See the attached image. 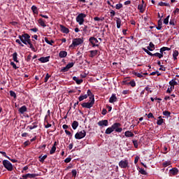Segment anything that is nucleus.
Listing matches in <instances>:
<instances>
[{
	"instance_id": "79ce46f5",
	"label": "nucleus",
	"mask_w": 179,
	"mask_h": 179,
	"mask_svg": "<svg viewBox=\"0 0 179 179\" xmlns=\"http://www.w3.org/2000/svg\"><path fill=\"white\" fill-rule=\"evenodd\" d=\"M169 19H170V15H168V16L164 20V24H169Z\"/></svg>"
},
{
	"instance_id": "13d9d810",
	"label": "nucleus",
	"mask_w": 179,
	"mask_h": 179,
	"mask_svg": "<svg viewBox=\"0 0 179 179\" xmlns=\"http://www.w3.org/2000/svg\"><path fill=\"white\" fill-rule=\"evenodd\" d=\"M102 115H106L107 114V109L103 108L101 112Z\"/></svg>"
},
{
	"instance_id": "8fccbe9b",
	"label": "nucleus",
	"mask_w": 179,
	"mask_h": 179,
	"mask_svg": "<svg viewBox=\"0 0 179 179\" xmlns=\"http://www.w3.org/2000/svg\"><path fill=\"white\" fill-rule=\"evenodd\" d=\"M50 78H51V76H50V74L47 73L45 77V83H46V82H48V79H50Z\"/></svg>"
},
{
	"instance_id": "6e6552de",
	"label": "nucleus",
	"mask_w": 179,
	"mask_h": 179,
	"mask_svg": "<svg viewBox=\"0 0 179 179\" xmlns=\"http://www.w3.org/2000/svg\"><path fill=\"white\" fill-rule=\"evenodd\" d=\"M119 166H120L121 169H127L128 167V160H121L119 162Z\"/></svg>"
},
{
	"instance_id": "774afa93",
	"label": "nucleus",
	"mask_w": 179,
	"mask_h": 179,
	"mask_svg": "<svg viewBox=\"0 0 179 179\" xmlns=\"http://www.w3.org/2000/svg\"><path fill=\"white\" fill-rule=\"evenodd\" d=\"M174 15H177V13H179V8H176L173 11Z\"/></svg>"
},
{
	"instance_id": "09e8293b",
	"label": "nucleus",
	"mask_w": 179,
	"mask_h": 179,
	"mask_svg": "<svg viewBox=\"0 0 179 179\" xmlns=\"http://www.w3.org/2000/svg\"><path fill=\"white\" fill-rule=\"evenodd\" d=\"M73 65H75V63L71 62V63H69L66 66H67V68H69V69H71V68H72Z\"/></svg>"
},
{
	"instance_id": "9d476101",
	"label": "nucleus",
	"mask_w": 179,
	"mask_h": 179,
	"mask_svg": "<svg viewBox=\"0 0 179 179\" xmlns=\"http://www.w3.org/2000/svg\"><path fill=\"white\" fill-rule=\"evenodd\" d=\"M178 174V169L176 168H172L169 170V176H177Z\"/></svg>"
},
{
	"instance_id": "5fc2aeb1",
	"label": "nucleus",
	"mask_w": 179,
	"mask_h": 179,
	"mask_svg": "<svg viewBox=\"0 0 179 179\" xmlns=\"http://www.w3.org/2000/svg\"><path fill=\"white\" fill-rule=\"evenodd\" d=\"M7 159H8V160H10V162H12V163H17V159H10V157H8Z\"/></svg>"
},
{
	"instance_id": "f03ea898",
	"label": "nucleus",
	"mask_w": 179,
	"mask_h": 179,
	"mask_svg": "<svg viewBox=\"0 0 179 179\" xmlns=\"http://www.w3.org/2000/svg\"><path fill=\"white\" fill-rule=\"evenodd\" d=\"M87 15L85 13H80L78 15V16L76 17V22L78 24H80V26H82V24H83V23H85V18L87 17Z\"/></svg>"
},
{
	"instance_id": "69168bd1",
	"label": "nucleus",
	"mask_w": 179,
	"mask_h": 179,
	"mask_svg": "<svg viewBox=\"0 0 179 179\" xmlns=\"http://www.w3.org/2000/svg\"><path fill=\"white\" fill-rule=\"evenodd\" d=\"M28 128H29V129H35V128H37V125L29 126Z\"/></svg>"
},
{
	"instance_id": "ddd939ff",
	"label": "nucleus",
	"mask_w": 179,
	"mask_h": 179,
	"mask_svg": "<svg viewBox=\"0 0 179 179\" xmlns=\"http://www.w3.org/2000/svg\"><path fill=\"white\" fill-rule=\"evenodd\" d=\"M117 101V96L115 94H113L109 99V103H115Z\"/></svg>"
},
{
	"instance_id": "a878e982",
	"label": "nucleus",
	"mask_w": 179,
	"mask_h": 179,
	"mask_svg": "<svg viewBox=\"0 0 179 179\" xmlns=\"http://www.w3.org/2000/svg\"><path fill=\"white\" fill-rule=\"evenodd\" d=\"M25 175L27 176V178H34L35 177H37L36 173H27Z\"/></svg>"
},
{
	"instance_id": "ea45409f",
	"label": "nucleus",
	"mask_w": 179,
	"mask_h": 179,
	"mask_svg": "<svg viewBox=\"0 0 179 179\" xmlns=\"http://www.w3.org/2000/svg\"><path fill=\"white\" fill-rule=\"evenodd\" d=\"M159 6H170L169 3H164L163 1H161L159 3Z\"/></svg>"
},
{
	"instance_id": "4468645a",
	"label": "nucleus",
	"mask_w": 179,
	"mask_h": 179,
	"mask_svg": "<svg viewBox=\"0 0 179 179\" xmlns=\"http://www.w3.org/2000/svg\"><path fill=\"white\" fill-rule=\"evenodd\" d=\"M61 31L62 33H65V34H68L69 33V29L65 27L64 25H60Z\"/></svg>"
},
{
	"instance_id": "f8f14e48",
	"label": "nucleus",
	"mask_w": 179,
	"mask_h": 179,
	"mask_svg": "<svg viewBox=\"0 0 179 179\" xmlns=\"http://www.w3.org/2000/svg\"><path fill=\"white\" fill-rule=\"evenodd\" d=\"M99 52H99V50H90V57L91 58H94V57H96V55H97L99 54Z\"/></svg>"
},
{
	"instance_id": "de8ad7c7",
	"label": "nucleus",
	"mask_w": 179,
	"mask_h": 179,
	"mask_svg": "<svg viewBox=\"0 0 179 179\" xmlns=\"http://www.w3.org/2000/svg\"><path fill=\"white\" fill-rule=\"evenodd\" d=\"M68 71H69L68 66H66L62 69V72H68Z\"/></svg>"
},
{
	"instance_id": "b1692460",
	"label": "nucleus",
	"mask_w": 179,
	"mask_h": 179,
	"mask_svg": "<svg viewBox=\"0 0 179 179\" xmlns=\"http://www.w3.org/2000/svg\"><path fill=\"white\" fill-rule=\"evenodd\" d=\"M71 126L73 129H76L79 127V122L78 121H73Z\"/></svg>"
},
{
	"instance_id": "c9c22d12",
	"label": "nucleus",
	"mask_w": 179,
	"mask_h": 179,
	"mask_svg": "<svg viewBox=\"0 0 179 179\" xmlns=\"http://www.w3.org/2000/svg\"><path fill=\"white\" fill-rule=\"evenodd\" d=\"M47 159V155H41L40 157H39V161L41 162V163H43V162H44V160L45 159Z\"/></svg>"
},
{
	"instance_id": "603ef678",
	"label": "nucleus",
	"mask_w": 179,
	"mask_h": 179,
	"mask_svg": "<svg viewBox=\"0 0 179 179\" xmlns=\"http://www.w3.org/2000/svg\"><path fill=\"white\" fill-rule=\"evenodd\" d=\"M71 173H72V176H73V177H76V174H77V171H76V169H73L72 171H71Z\"/></svg>"
},
{
	"instance_id": "864d4df0",
	"label": "nucleus",
	"mask_w": 179,
	"mask_h": 179,
	"mask_svg": "<svg viewBox=\"0 0 179 179\" xmlns=\"http://www.w3.org/2000/svg\"><path fill=\"white\" fill-rule=\"evenodd\" d=\"M110 17H114L115 16V11L114 10H110Z\"/></svg>"
},
{
	"instance_id": "3c124183",
	"label": "nucleus",
	"mask_w": 179,
	"mask_h": 179,
	"mask_svg": "<svg viewBox=\"0 0 179 179\" xmlns=\"http://www.w3.org/2000/svg\"><path fill=\"white\" fill-rule=\"evenodd\" d=\"M121 8H122V3L116 4V6H115L116 9L120 10V9H121Z\"/></svg>"
},
{
	"instance_id": "20e7f679",
	"label": "nucleus",
	"mask_w": 179,
	"mask_h": 179,
	"mask_svg": "<svg viewBox=\"0 0 179 179\" xmlns=\"http://www.w3.org/2000/svg\"><path fill=\"white\" fill-rule=\"evenodd\" d=\"M3 166L8 170V171H12L13 170V165L8 160L4 159L3 161Z\"/></svg>"
},
{
	"instance_id": "4d7b16f0",
	"label": "nucleus",
	"mask_w": 179,
	"mask_h": 179,
	"mask_svg": "<svg viewBox=\"0 0 179 179\" xmlns=\"http://www.w3.org/2000/svg\"><path fill=\"white\" fill-rule=\"evenodd\" d=\"M134 148H138V141L136 140L133 141Z\"/></svg>"
},
{
	"instance_id": "7ed1b4c3",
	"label": "nucleus",
	"mask_w": 179,
	"mask_h": 179,
	"mask_svg": "<svg viewBox=\"0 0 179 179\" xmlns=\"http://www.w3.org/2000/svg\"><path fill=\"white\" fill-rule=\"evenodd\" d=\"M83 38H76L73 40L71 45H70L69 48H72V47H78V45H80V44H83Z\"/></svg>"
},
{
	"instance_id": "58836bf2",
	"label": "nucleus",
	"mask_w": 179,
	"mask_h": 179,
	"mask_svg": "<svg viewBox=\"0 0 179 179\" xmlns=\"http://www.w3.org/2000/svg\"><path fill=\"white\" fill-rule=\"evenodd\" d=\"M163 115H165V117H170L171 115V113L169 111L165 110L163 112Z\"/></svg>"
},
{
	"instance_id": "e2e57ef3",
	"label": "nucleus",
	"mask_w": 179,
	"mask_h": 179,
	"mask_svg": "<svg viewBox=\"0 0 179 179\" xmlns=\"http://www.w3.org/2000/svg\"><path fill=\"white\" fill-rule=\"evenodd\" d=\"M148 118H155V116H153V113H150L148 115Z\"/></svg>"
},
{
	"instance_id": "680f3d73",
	"label": "nucleus",
	"mask_w": 179,
	"mask_h": 179,
	"mask_svg": "<svg viewBox=\"0 0 179 179\" xmlns=\"http://www.w3.org/2000/svg\"><path fill=\"white\" fill-rule=\"evenodd\" d=\"M1 155H3V156H4V157H6L8 159V155H6V152H3V151H0Z\"/></svg>"
},
{
	"instance_id": "f3484780",
	"label": "nucleus",
	"mask_w": 179,
	"mask_h": 179,
	"mask_svg": "<svg viewBox=\"0 0 179 179\" xmlns=\"http://www.w3.org/2000/svg\"><path fill=\"white\" fill-rule=\"evenodd\" d=\"M67 55H68V52H66V51L62 50L59 53V57L60 58H65V57H66Z\"/></svg>"
},
{
	"instance_id": "a18cd8bd",
	"label": "nucleus",
	"mask_w": 179,
	"mask_h": 179,
	"mask_svg": "<svg viewBox=\"0 0 179 179\" xmlns=\"http://www.w3.org/2000/svg\"><path fill=\"white\" fill-rule=\"evenodd\" d=\"M15 42L21 47H24V45L22 43V41H20V39H16Z\"/></svg>"
},
{
	"instance_id": "6e6d98bb",
	"label": "nucleus",
	"mask_w": 179,
	"mask_h": 179,
	"mask_svg": "<svg viewBox=\"0 0 179 179\" xmlns=\"http://www.w3.org/2000/svg\"><path fill=\"white\" fill-rule=\"evenodd\" d=\"M162 17H163V15L160 17V19L158 20V26H162L163 22H162Z\"/></svg>"
},
{
	"instance_id": "0eeeda50",
	"label": "nucleus",
	"mask_w": 179,
	"mask_h": 179,
	"mask_svg": "<svg viewBox=\"0 0 179 179\" xmlns=\"http://www.w3.org/2000/svg\"><path fill=\"white\" fill-rule=\"evenodd\" d=\"M90 43L92 45V47H99V40H97L95 37H90L89 39Z\"/></svg>"
},
{
	"instance_id": "5701e85b",
	"label": "nucleus",
	"mask_w": 179,
	"mask_h": 179,
	"mask_svg": "<svg viewBox=\"0 0 179 179\" xmlns=\"http://www.w3.org/2000/svg\"><path fill=\"white\" fill-rule=\"evenodd\" d=\"M114 132V130L113 129L112 127H108V129H106L105 134H106V135H110V134Z\"/></svg>"
},
{
	"instance_id": "7c9ffc66",
	"label": "nucleus",
	"mask_w": 179,
	"mask_h": 179,
	"mask_svg": "<svg viewBox=\"0 0 179 179\" xmlns=\"http://www.w3.org/2000/svg\"><path fill=\"white\" fill-rule=\"evenodd\" d=\"M116 24H117V28L120 29L121 28V19L117 18L116 20Z\"/></svg>"
},
{
	"instance_id": "c756f323",
	"label": "nucleus",
	"mask_w": 179,
	"mask_h": 179,
	"mask_svg": "<svg viewBox=\"0 0 179 179\" xmlns=\"http://www.w3.org/2000/svg\"><path fill=\"white\" fill-rule=\"evenodd\" d=\"M87 99V94L80 95L78 98L79 101H83V100Z\"/></svg>"
},
{
	"instance_id": "052dcab7",
	"label": "nucleus",
	"mask_w": 179,
	"mask_h": 179,
	"mask_svg": "<svg viewBox=\"0 0 179 179\" xmlns=\"http://www.w3.org/2000/svg\"><path fill=\"white\" fill-rule=\"evenodd\" d=\"M136 76L137 78H143V76L141 73H136Z\"/></svg>"
},
{
	"instance_id": "c85d7f7f",
	"label": "nucleus",
	"mask_w": 179,
	"mask_h": 179,
	"mask_svg": "<svg viewBox=\"0 0 179 179\" xmlns=\"http://www.w3.org/2000/svg\"><path fill=\"white\" fill-rule=\"evenodd\" d=\"M138 172L140 173V174H142L143 176H148V172H146V171H145V169L142 168L139 169Z\"/></svg>"
},
{
	"instance_id": "e433bc0d",
	"label": "nucleus",
	"mask_w": 179,
	"mask_h": 179,
	"mask_svg": "<svg viewBox=\"0 0 179 179\" xmlns=\"http://www.w3.org/2000/svg\"><path fill=\"white\" fill-rule=\"evenodd\" d=\"M87 96H90V99L92 100V97H94V96L92 94V91L90 90H88L87 92Z\"/></svg>"
},
{
	"instance_id": "39448f33",
	"label": "nucleus",
	"mask_w": 179,
	"mask_h": 179,
	"mask_svg": "<svg viewBox=\"0 0 179 179\" xmlns=\"http://www.w3.org/2000/svg\"><path fill=\"white\" fill-rule=\"evenodd\" d=\"M83 108H91L94 106V97L92 96L90 102H85L81 104Z\"/></svg>"
},
{
	"instance_id": "473e14b6",
	"label": "nucleus",
	"mask_w": 179,
	"mask_h": 179,
	"mask_svg": "<svg viewBox=\"0 0 179 179\" xmlns=\"http://www.w3.org/2000/svg\"><path fill=\"white\" fill-rule=\"evenodd\" d=\"M170 48L168 47H163L160 49V52L163 54V52H164V51H170Z\"/></svg>"
},
{
	"instance_id": "c03bdc74",
	"label": "nucleus",
	"mask_w": 179,
	"mask_h": 179,
	"mask_svg": "<svg viewBox=\"0 0 179 179\" xmlns=\"http://www.w3.org/2000/svg\"><path fill=\"white\" fill-rule=\"evenodd\" d=\"M129 85L131 86V87H135L136 86V83L135 81L132 80L129 83Z\"/></svg>"
},
{
	"instance_id": "6ab92c4d",
	"label": "nucleus",
	"mask_w": 179,
	"mask_h": 179,
	"mask_svg": "<svg viewBox=\"0 0 179 179\" xmlns=\"http://www.w3.org/2000/svg\"><path fill=\"white\" fill-rule=\"evenodd\" d=\"M38 22L39 23L40 26H41L42 27H46V24H45V22H44V20L43 19H41L40 18L38 20Z\"/></svg>"
},
{
	"instance_id": "412c9836",
	"label": "nucleus",
	"mask_w": 179,
	"mask_h": 179,
	"mask_svg": "<svg viewBox=\"0 0 179 179\" xmlns=\"http://www.w3.org/2000/svg\"><path fill=\"white\" fill-rule=\"evenodd\" d=\"M147 49L149 51H153V50H155V44H153V43L150 42L149 44V46L147 47Z\"/></svg>"
},
{
	"instance_id": "a211bd4d",
	"label": "nucleus",
	"mask_w": 179,
	"mask_h": 179,
	"mask_svg": "<svg viewBox=\"0 0 179 179\" xmlns=\"http://www.w3.org/2000/svg\"><path fill=\"white\" fill-rule=\"evenodd\" d=\"M124 136H126L127 138H132L133 136H134V134L129 131H127L126 132H124Z\"/></svg>"
},
{
	"instance_id": "f704fd0d",
	"label": "nucleus",
	"mask_w": 179,
	"mask_h": 179,
	"mask_svg": "<svg viewBox=\"0 0 179 179\" xmlns=\"http://www.w3.org/2000/svg\"><path fill=\"white\" fill-rule=\"evenodd\" d=\"M138 9L140 10L141 13H143L144 9H143V4H139L138 6Z\"/></svg>"
},
{
	"instance_id": "4be33fe9",
	"label": "nucleus",
	"mask_w": 179,
	"mask_h": 179,
	"mask_svg": "<svg viewBox=\"0 0 179 179\" xmlns=\"http://www.w3.org/2000/svg\"><path fill=\"white\" fill-rule=\"evenodd\" d=\"M119 127H121V124L120 123H115L111 126L113 131H116Z\"/></svg>"
},
{
	"instance_id": "0e129e2a",
	"label": "nucleus",
	"mask_w": 179,
	"mask_h": 179,
	"mask_svg": "<svg viewBox=\"0 0 179 179\" xmlns=\"http://www.w3.org/2000/svg\"><path fill=\"white\" fill-rule=\"evenodd\" d=\"M65 134H67L69 136H71L72 135V134H71V131H68V130H65L64 131Z\"/></svg>"
},
{
	"instance_id": "49530a36",
	"label": "nucleus",
	"mask_w": 179,
	"mask_h": 179,
	"mask_svg": "<svg viewBox=\"0 0 179 179\" xmlns=\"http://www.w3.org/2000/svg\"><path fill=\"white\" fill-rule=\"evenodd\" d=\"M10 65H11V66H13V68L14 69H17V68H19V67H17V66H16V64H15V62H11L10 63Z\"/></svg>"
},
{
	"instance_id": "393cba45",
	"label": "nucleus",
	"mask_w": 179,
	"mask_h": 179,
	"mask_svg": "<svg viewBox=\"0 0 179 179\" xmlns=\"http://www.w3.org/2000/svg\"><path fill=\"white\" fill-rule=\"evenodd\" d=\"M13 59L14 62H19V60H17V52H15L13 54Z\"/></svg>"
},
{
	"instance_id": "dca6fc26",
	"label": "nucleus",
	"mask_w": 179,
	"mask_h": 179,
	"mask_svg": "<svg viewBox=\"0 0 179 179\" xmlns=\"http://www.w3.org/2000/svg\"><path fill=\"white\" fill-rule=\"evenodd\" d=\"M73 80H74L77 83V85H80L81 83H83V79H79L76 76L73 77Z\"/></svg>"
},
{
	"instance_id": "f257e3e1",
	"label": "nucleus",
	"mask_w": 179,
	"mask_h": 179,
	"mask_svg": "<svg viewBox=\"0 0 179 179\" xmlns=\"http://www.w3.org/2000/svg\"><path fill=\"white\" fill-rule=\"evenodd\" d=\"M18 38H20L21 43L23 44H25V45H27V43L31 41L30 40V35L28 34H24L22 35H20L18 36Z\"/></svg>"
},
{
	"instance_id": "bb28decb",
	"label": "nucleus",
	"mask_w": 179,
	"mask_h": 179,
	"mask_svg": "<svg viewBox=\"0 0 179 179\" xmlns=\"http://www.w3.org/2000/svg\"><path fill=\"white\" fill-rule=\"evenodd\" d=\"M159 120L157 122V125H162L163 122H164V120H163V118H162V116H159Z\"/></svg>"
},
{
	"instance_id": "338daca9",
	"label": "nucleus",
	"mask_w": 179,
	"mask_h": 179,
	"mask_svg": "<svg viewBox=\"0 0 179 179\" xmlns=\"http://www.w3.org/2000/svg\"><path fill=\"white\" fill-rule=\"evenodd\" d=\"M71 160V159L69 158V157H68V158H66V159L64 160V162H65V163H70Z\"/></svg>"
},
{
	"instance_id": "bf43d9fd",
	"label": "nucleus",
	"mask_w": 179,
	"mask_h": 179,
	"mask_svg": "<svg viewBox=\"0 0 179 179\" xmlns=\"http://www.w3.org/2000/svg\"><path fill=\"white\" fill-rule=\"evenodd\" d=\"M173 89L174 88H173V87L171 86L170 88L167 89L166 90L167 93H171V92H173Z\"/></svg>"
},
{
	"instance_id": "aec40b11",
	"label": "nucleus",
	"mask_w": 179,
	"mask_h": 179,
	"mask_svg": "<svg viewBox=\"0 0 179 179\" xmlns=\"http://www.w3.org/2000/svg\"><path fill=\"white\" fill-rule=\"evenodd\" d=\"M169 85L173 87V89H174V86H177L178 83H177V81H176V80L173 79L169 82Z\"/></svg>"
},
{
	"instance_id": "72a5a7b5",
	"label": "nucleus",
	"mask_w": 179,
	"mask_h": 179,
	"mask_svg": "<svg viewBox=\"0 0 179 179\" xmlns=\"http://www.w3.org/2000/svg\"><path fill=\"white\" fill-rule=\"evenodd\" d=\"M55 150H57V147H55V145H52L51 150H50V154L54 155V153H55Z\"/></svg>"
},
{
	"instance_id": "a19ab883",
	"label": "nucleus",
	"mask_w": 179,
	"mask_h": 179,
	"mask_svg": "<svg viewBox=\"0 0 179 179\" xmlns=\"http://www.w3.org/2000/svg\"><path fill=\"white\" fill-rule=\"evenodd\" d=\"M143 51H145V52H146V54H148V55H150V57H153V54L152 52H150L148 50V49L143 48Z\"/></svg>"
},
{
	"instance_id": "1a4fd4ad",
	"label": "nucleus",
	"mask_w": 179,
	"mask_h": 179,
	"mask_svg": "<svg viewBox=\"0 0 179 179\" xmlns=\"http://www.w3.org/2000/svg\"><path fill=\"white\" fill-rule=\"evenodd\" d=\"M98 125L99 127H108V120H101L98 122Z\"/></svg>"
},
{
	"instance_id": "2eb2a0df",
	"label": "nucleus",
	"mask_w": 179,
	"mask_h": 179,
	"mask_svg": "<svg viewBox=\"0 0 179 179\" xmlns=\"http://www.w3.org/2000/svg\"><path fill=\"white\" fill-rule=\"evenodd\" d=\"M18 111L20 114H24V113L27 111V107H26V106H22L21 108H19Z\"/></svg>"
},
{
	"instance_id": "423d86ee",
	"label": "nucleus",
	"mask_w": 179,
	"mask_h": 179,
	"mask_svg": "<svg viewBox=\"0 0 179 179\" xmlns=\"http://www.w3.org/2000/svg\"><path fill=\"white\" fill-rule=\"evenodd\" d=\"M86 136V131L82 130L81 131H78L75 134L76 139H83Z\"/></svg>"
},
{
	"instance_id": "2f4dec72",
	"label": "nucleus",
	"mask_w": 179,
	"mask_h": 179,
	"mask_svg": "<svg viewBox=\"0 0 179 179\" xmlns=\"http://www.w3.org/2000/svg\"><path fill=\"white\" fill-rule=\"evenodd\" d=\"M45 43H47V44H49V45H52V44H54V41H52V40L49 41L48 38H47V37L45 38Z\"/></svg>"
},
{
	"instance_id": "cd10ccee",
	"label": "nucleus",
	"mask_w": 179,
	"mask_h": 179,
	"mask_svg": "<svg viewBox=\"0 0 179 179\" xmlns=\"http://www.w3.org/2000/svg\"><path fill=\"white\" fill-rule=\"evenodd\" d=\"M152 57H157L158 58L161 59L163 58L164 55L163 53H159V52H156L155 54H152Z\"/></svg>"
},
{
	"instance_id": "4c0bfd02",
	"label": "nucleus",
	"mask_w": 179,
	"mask_h": 179,
	"mask_svg": "<svg viewBox=\"0 0 179 179\" xmlns=\"http://www.w3.org/2000/svg\"><path fill=\"white\" fill-rule=\"evenodd\" d=\"M10 96L11 97H13V99H16V92H13L12 90L10 91Z\"/></svg>"
},
{
	"instance_id": "9b49d317",
	"label": "nucleus",
	"mask_w": 179,
	"mask_h": 179,
	"mask_svg": "<svg viewBox=\"0 0 179 179\" xmlns=\"http://www.w3.org/2000/svg\"><path fill=\"white\" fill-rule=\"evenodd\" d=\"M38 61H40V62H42V64H45V62H48V61H50V56L40 57L38 59Z\"/></svg>"
},
{
	"instance_id": "37998d69",
	"label": "nucleus",
	"mask_w": 179,
	"mask_h": 179,
	"mask_svg": "<svg viewBox=\"0 0 179 179\" xmlns=\"http://www.w3.org/2000/svg\"><path fill=\"white\" fill-rule=\"evenodd\" d=\"M173 59H177V57H178V52L174 51L173 53Z\"/></svg>"
}]
</instances>
